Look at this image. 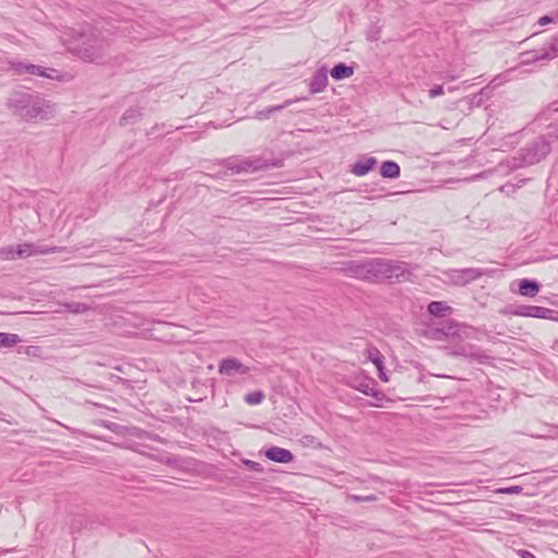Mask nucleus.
<instances>
[{
	"label": "nucleus",
	"mask_w": 558,
	"mask_h": 558,
	"mask_svg": "<svg viewBox=\"0 0 558 558\" xmlns=\"http://www.w3.org/2000/svg\"><path fill=\"white\" fill-rule=\"evenodd\" d=\"M517 316L553 319L556 312L550 308L536 305H519L513 311Z\"/></svg>",
	"instance_id": "nucleus-12"
},
{
	"label": "nucleus",
	"mask_w": 558,
	"mask_h": 558,
	"mask_svg": "<svg viewBox=\"0 0 558 558\" xmlns=\"http://www.w3.org/2000/svg\"><path fill=\"white\" fill-rule=\"evenodd\" d=\"M223 166L226 167L225 174H239V173H250L259 171L263 169H267L270 167H279L280 161L269 162L262 157H231L223 160Z\"/></svg>",
	"instance_id": "nucleus-4"
},
{
	"label": "nucleus",
	"mask_w": 558,
	"mask_h": 558,
	"mask_svg": "<svg viewBox=\"0 0 558 558\" xmlns=\"http://www.w3.org/2000/svg\"><path fill=\"white\" fill-rule=\"evenodd\" d=\"M60 248L57 246H47V245H36L33 243H22L19 244L16 250L13 251L12 247L3 250L1 253L4 254V258L14 259L15 256L21 258H26L33 255H46L59 252Z\"/></svg>",
	"instance_id": "nucleus-7"
},
{
	"label": "nucleus",
	"mask_w": 558,
	"mask_h": 558,
	"mask_svg": "<svg viewBox=\"0 0 558 558\" xmlns=\"http://www.w3.org/2000/svg\"><path fill=\"white\" fill-rule=\"evenodd\" d=\"M328 84V74L326 68H320L312 76V80L308 84V88L311 94H317L323 92Z\"/></svg>",
	"instance_id": "nucleus-13"
},
{
	"label": "nucleus",
	"mask_w": 558,
	"mask_h": 558,
	"mask_svg": "<svg viewBox=\"0 0 558 558\" xmlns=\"http://www.w3.org/2000/svg\"><path fill=\"white\" fill-rule=\"evenodd\" d=\"M427 311L432 316L446 317L453 312V308L449 306L446 302L432 301L427 306Z\"/></svg>",
	"instance_id": "nucleus-18"
},
{
	"label": "nucleus",
	"mask_w": 558,
	"mask_h": 558,
	"mask_svg": "<svg viewBox=\"0 0 558 558\" xmlns=\"http://www.w3.org/2000/svg\"><path fill=\"white\" fill-rule=\"evenodd\" d=\"M553 21V19L548 15H544L542 16L539 20H538V24L539 25H546L548 23H550Z\"/></svg>",
	"instance_id": "nucleus-31"
},
{
	"label": "nucleus",
	"mask_w": 558,
	"mask_h": 558,
	"mask_svg": "<svg viewBox=\"0 0 558 558\" xmlns=\"http://www.w3.org/2000/svg\"><path fill=\"white\" fill-rule=\"evenodd\" d=\"M341 270L344 275L352 278L373 280L375 279V259L364 262L350 260L345 263Z\"/></svg>",
	"instance_id": "nucleus-8"
},
{
	"label": "nucleus",
	"mask_w": 558,
	"mask_h": 558,
	"mask_svg": "<svg viewBox=\"0 0 558 558\" xmlns=\"http://www.w3.org/2000/svg\"><path fill=\"white\" fill-rule=\"evenodd\" d=\"M444 94V87L441 85H435L433 88L428 90V95L430 98H435Z\"/></svg>",
	"instance_id": "nucleus-27"
},
{
	"label": "nucleus",
	"mask_w": 558,
	"mask_h": 558,
	"mask_svg": "<svg viewBox=\"0 0 558 558\" xmlns=\"http://www.w3.org/2000/svg\"><path fill=\"white\" fill-rule=\"evenodd\" d=\"M539 291V284L530 279H522L519 283V293L523 296H535Z\"/></svg>",
	"instance_id": "nucleus-19"
},
{
	"label": "nucleus",
	"mask_w": 558,
	"mask_h": 558,
	"mask_svg": "<svg viewBox=\"0 0 558 558\" xmlns=\"http://www.w3.org/2000/svg\"><path fill=\"white\" fill-rule=\"evenodd\" d=\"M266 458L277 463H290L292 462V452L280 447H270L266 451Z\"/></svg>",
	"instance_id": "nucleus-14"
},
{
	"label": "nucleus",
	"mask_w": 558,
	"mask_h": 558,
	"mask_svg": "<svg viewBox=\"0 0 558 558\" xmlns=\"http://www.w3.org/2000/svg\"><path fill=\"white\" fill-rule=\"evenodd\" d=\"M263 401V393L260 391H252L245 395V403L250 405L260 404Z\"/></svg>",
	"instance_id": "nucleus-25"
},
{
	"label": "nucleus",
	"mask_w": 558,
	"mask_h": 558,
	"mask_svg": "<svg viewBox=\"0 0 558 558\" xmlns=\"http://www.w3.org/2000/svg\"><path fill=\"white\" fill-rule=\"evenodd\" d=\"M484 270L480 268L452 269L448 271V278L458 286H465L471 281L481 278Z\"/></svg>",
	"instance_id": "nucleus-10"
},
{
	"label": "nucleus",
	"mask_w": 558,
	"mask_h": 558,
	"mask_svg": "<svg viewBox=\"0 0 558 558\" xmlns=\"http://www.w3.org/2000/svg\"><path fill=\"white\" fill-rule=\"evenodd\" d=\"M520 492H522V488H520V486H510V487L500 488V489L496 490L497 494H502V495H519Z\"/></svg>",
	"instance_id": "nucleus-26"
},
{
	"label": "nucleus",
	"mask_w": 558,
	"mask_h": 558,
	"mask_svg": "<svg viewBox=\"0 0 558 558\" xmlns=\"http://www.w3.org/2000/svg\"><path fill=\"white\" fill-rule=\"evenodd\" d=\"M142 118V111L140 108L128 109L120 119L121 125H128L137 122Z\"/></svg>",
	"instance_id": "nucleus-22"
},
{
	"label": "nucleus",
	"mask_w": 558,
	"mask_h": 558,
	"mask_svg": "<svg viewBox=\"0 0 558 558\" xmlns=\"http://www.w3.org/2000/svg\"><path fill=\"white\" fill-rule=\"evenodd\" d=\"M517 555H519V557H521V558H536L535 556H533L532 553H529V551L522 550V549L517 550Z\"/></svg>",
	"instance_id": "nucleus-30"
},
{
	"label": "nucleus",
	"mask_w": 558,
	"mask_h": 558,
	"mask_svg": "<svg viewBox=\"0 0 558 558\" xmlns=\"http://www.w3.org/2000/svg\"><path fill=\"white\" fill-rule=\"evenodd\" d=\"M410 275L408 265L403 262H392L375 258V279H396Z\"/></svg>",
	"instance_id": "nucleus-6"
},
{
	"label": "nucleus",
	"mask_w": 558,
	"mask_h": 558,
	"mask_svg": "<svg viewBox=\"0 0 558 558\" xmlns=\"http://www.w3.org/2000/svg\"><path fill=\"white\" fill-rule=\"evenodd\" d=\"M68 50L86 62L101 63L110 53V40L92 26L83 25L72 29L66 40Z\"/></svg>",
	"instance_id": "nucleus-1"
},
{
	"label": "nucleus",
	"mask_w": 558,
	"mask_h": 558,
	"mask_svg": "<svg viewBox=\"0 0 558 558\" xmlns=\"http://www.w3.org/2000/svg\"><path fill=\"white\" fill-rule=\"evenodd\" d=\"M353 73H354V69L344 63L336 64L330 71V75L335 80L348 78V77L352 76Z\"/></svg>",
	"instance_id": "nucleus-21"
},
{
	"label": "nucleus",
	"mask_w": 558,
	"mask_h": 558,
	"mask_svg": "<svg viewBox=\"0 0 558 558\" xmlns=\"http://www.w3.org/2000/svg\"><path fill=\"white\" fill-rule=\"evenodd\" d=\"M68 307L74 313L84 312L87 308V306L82 303H72L69 304Z\"/></svg>",
	"instance_id": "nucleus-28"
},
{
	"label": "nucleus",
	"mask_w": 558,
	"mask_h": 558,
	"mask_svg": "<svg viewBox=\"0 0 558 558\" xmlns=\"http://www.w3.org/2000/svg\"><path fill=\"white\" fill-rule=\"evenodd\" d=\"M369 360H372L373 365L377 368L378 377H380L384 383H387L389 380V376L385 373L384 359L379 355V352L375 351V353L369 356Z\"/></svg>",
	"instance_id": "nucleus-23"
},
{
	"label": "nucleus",
	"mask_w": 558,
	"mask_h": 558,
	"mask_svg": "<svg viewBox=\"0 0 558 558\" xmlns=\"http://www.w3.org/2000/svg\"><path fill=\"white\" fill-rule=\"evenodd\" d=\"M376 162L375 157L363 156L352 166L351 172L357 177H363L374 168Z\"/></svg>",
	"instance_id": "nucleus-15"
},
{
	"label": "nucleus",
	"mask_w": 558,
	"mask_h": 558,
	"mask_svg": "<svg viewBox=\"0 0 558 558\" xmlns=\"http://www.w3.org/2000/svg\"><path fill=\"white\" fill-rule=\"evenodd\" d=\"M219 372L223 375L245 374L246 367L236 360L230 359L220 362Z\"/></svg>",
	"instance_id": "nucleus-16"
},
{
	"label": "nucleus",
	"mask_w": 558,
	"mask_h": 558,
	"mask_svg": "<svg viewBox=\"0 0 558 558\" xmlns=\"http://www.w3.org/2000/svg\"><path fill=\"white\" fill-rule=\"evenodd\" d=\"M20 342V337L15 333L0 332V347L10 348Z\"/></svg>",
	"instance_id": "nucleus-24"
},
{
	"label": "nucleus",
	"mask_w": 558,
	"mask_h": 558,
	"mask_svg": "<svg viewBox=\"0 0 558 558\" xmlns=\"http://www.w3.org/2000/svg\"><path fill=\"white\" fill-rule=\"evenodd\" d=\"M25 349H27V350H31V349H36V347H33V345H28V347H26Z\"/></svg>",
	"instance_id": "nucleus-33"
},
{
	"label": "nucleus",
	"mask_w": 558,
	"mask_h": 558,
	"mask_svg": "<svg viewBox=\"0 0 558 558\" xmlns=\"http://www.w3.org/2000/svg\"><path fill=\"white\" fill-rule=\"evenodd\" d=\"M8 70L13 72L15 75H36L46 78H53L52 72H56L53 69L43 68L40 65L33 64L27 61L22 60H11L8 62Z\"/></svg>",
	"instance_id": "nucleus-9"
},
{
	"label": "nucleus",
	"mask_w": 558,
	"mask_h": 558,
	"mask_svg": "<svg viewBox=\"0 0 558 558\" xmlns=\"http://www.w3.org/2000/svg\"><path fill=\"white\" fill-rule=\"evenodd\" d=\"M524 56L527 57L523 61L524 63L551 60L556 58L558 56V35L556 37H553L548 47H544L537 51L525 52Z\"/></svg>",
	"instance_id": "nucleus-11"
},
{
	"label": "nucleus",
	"mask_w": 558,
	"mask_h": 558,
	"mask_svg": "<svg viewBox=\"0 0 558 558\" xmlns=\"http://www.w3.org/2000/svg\"><path fill=\"white\" fill-rule=\"evenodd\" d=\"M305 99H306L305 97L304 98L288 99V100H286L284 102H282L280 105L270 106V107H268V108H266L264 110L257 111L256 114H255V118L258 119V120L268 119L271 113L277 112V111H281L284 108L291 106L292 104H294L296 101H300V100H305Z\"/></svg>",
	"instance_id": "nucleus-17"
},
{
	"label": "nucleus",
	"mask_w": 558,
	"mask_h": 558,
	"mask_svg": "<svg viewBox=\"0 0 558 558\" xmlns=\"http://www.w3.org/2000/svg\"><path fill=\"white\" fill-rule=\"evenodd\" d=\"M380 174L383 178L397 179L400 177V167L395 161H384L380 166Z\"/></svg>",
	"instance_id": "nucleus-20"
},
{
	"label": "nucleus",
	"mask_w": 558,
	"mask_h": 558,
	"mask_svg": "<svg viewBox=\"0 0 558 558\" xmlns=\"http://www.w3.org/2000/svg\"><path fill=\"white\" fill-rule=\"evenodd\" d=\"M355 500H357V501H374V497H373V496H368V497H355Z\"/></svg>",
	"instance_id": "nucleus-32"
},
{
	"label": "nucleus",
	"mask_w": 558,
	"mask_h": 558,
	"mask_svg": "<svg viewBox=\"0 0 558 558\" xmlns=\"http://www.w3.org/2000/svg\"><path fill=\"white\" fill-rule=\"evenodd\" d=\"M472 328L453 320L446 322L442 327L430 330L432 338L439 341L456 342L470 337Z\"/></svg>",
	"instance_id": "nucleus-5"
},
{
	"label": "nucleus",
	"mask_w": 558,
	"mask_h": 558,
	"mask_svg": "<svg viewBox=\"0 0 558 558\" xmlns=\"http://www.w3.org/2000/svg\"><path fill=\"white\" fill-rule=\"evenodd\" d=\"M378 33H379V31L377 28L372 27L367 33V39L371 41L378 40L379 39Z\"/></svg>",
	"instance_id": "nucleus-29"
},
{
	"label": "nucleus",
	"mask_w": 558,
	"mask_h": 558,
	"mask_svg": "<svg viewBox=\"0 0 558 558\" xmlns=\"http://www.w3.org/2000/svg\"><path fill=\"white\" fill-rule=\"evenodd\" d=\"M4 105L14 118L24 122L48 120L53 113V105L40 93L23 87L12 89Z\"/></svg>",
	"instance_id": "nucleus-2"
},
{
	"label": "nucleus",
	"mask_w": 558,
	"mask_h": 558,
	"mask_svg": "<svg viewBox=\"0 0 558 558\" xmlns=\"http://www.w3.org/2000/svg\"><path fill=\"white\" fill-rule=\"evenodd\" d=\"M550 144L544 137H537L517 153L511 168L535 165L544 159L550 153Z\"/></svg>",
	"instance_id": "nucleus-3"
}]
</instances>
